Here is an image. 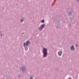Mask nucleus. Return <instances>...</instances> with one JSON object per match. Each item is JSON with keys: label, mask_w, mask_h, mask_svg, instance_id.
<instances>
[{"label": "nucleus", "mask_w": 79, "mask_h": 79, "mask_svg": "<svg viewBox=\"0 0 79 79\" xmlns=\"http://www.w3.org/2000/svg\"><path fill=\"white\" fill-rule=\"evenodd\" d=\"M29 44V41H28L26 42V46L28 45V44Z\"/></svg>", "instance_id": "nucleus-5"}, {"label": "nucleus", "mask_w": 79, "mask_h": 79, "mask_svg": "<svg viewBox=\"0 0 79 79\" xmlns=\"http://www.w3.org/2000/svg\"><path fill=\"white\" fill-rule=\"evenodd\" d=\"M43 52L44 56L46 57L47 56V49L45 48H44Z\"/></svg>", "instance_id": "nucleus-1"}, {"label": "nucleus", "mask_w": 79, "mask_h": 79, "mask_svg": "<svg viewBox=\"0 0 79 79\" xmlns=\"http://www.w3.org/2000/svg\"><path fill=\"white\" fill-rule=\"evenodd\" d=\"M24 69H25L24 67H22L21 68V69H22V70H24Z\"/></svg>", "instance_id": "nucleus-6"}, {"label": "nucleus", "mask_w": 79, "mask_h": 79, "mask_svg": "<svg viewBox=\"0 0 79 79\" xmlns=\"http://www.w3.org/2000/svg\"><path fill=\"white\" fill-rule=\"evenodd\" d=\"M23 21H24L23 19H21V22H23Z\"/></svg>", "instance_id": "nucleus-7"}, {"label": "nucleus", "mask_w": 79, "mask_h": 79, "mask_svg": "<svg viewBox=\"0 0 79 79\" xmlns=\"http://www.w3.org/2000/svg\"><path fill=\"white\" fill-rule=\"evenodd\" d=\"M44 22H45V21H44V20H43L41 21V23H44Z\"/></svg>", "instance_id": "nucleus-8"}, {"label": "nucleus", "mask_w": 79, "mask_h": 79, "mask_svg": "<svg viewBox=\"0 0 79 79\" xmlns=\"http://www.w3.org/2000/svg\"><path fill=\"white\" fill-rule=\"evenodd\" d=\"M44 27H45V25H43L41 27H39V29L40 31H41V30H42V29Z\"/></svg>", "instance_id": "nucleus-2"}, {"label": "nucleus", "mask_w": 79, "mask_h": 79, "mask_svg": "<svg viewBox=\"0 0 79 79\" xmlns=\"http://www.w3.org/2000/svg\"><path fill=\"white\" fill-rule=\"evenodd\" d=\"M76 47H77V45H76Z\"/></svg>", "instance_id": "nucleus-11"}, {"label": "nucleus", "mask_w": 79, "mask_h": 79, "mask_svg": "<svg viewBox=\"0 0 79 79\" xmlns=\"http://www.w3.org/2000/svg\"><path fill=\"white\" fill-rule=\"evenodd\" d=\"M74 49H74V46H72L71 47V49L72 50H74Z\"/></svg>", "instance_id": "nucleus-4"}, {"label": "nucleus", "mask_w": 79, "mask_h": 79, "mask_svg": "<svg viewBox=\"0 0 79 79\" xmlns=\"http://www.w3.org/2000/svg\"><path fill=\"white\" fill-rule=\"evenodd\" d=\"M62 52H58V55L59 56H61V55H62Z\"/></svg>", "instance_id": "nucleus-3"}, {"label": "nucleus", "mask_w": 79, "mask_h": 79, "mask_svg": "<svg viewBox=\"0 0 79 79\" xmlns=\"http://www.w3.org/2000/svg\"><path fill=\"white\" fill-rule=\"evenodd\" d=\"M23 46L24 47H25L26 46V43H24V44Z\"/></svg>", "instance_id": "nucleus-9"}, {"label": "nucleus", "mask_w": 79, "mask_h": 79, "mask_svg": "<svg viewBox=\"0 0 79 79\" xmlns=\"http://www.w3.org/2000/svg\"><path fill=\"white\" fill-rule=\"evenodd\" d=\"M69 79H71V78H69Z\"/></svg>", "instance_id": "nucleus-10"}]
</instances>
